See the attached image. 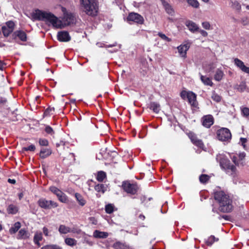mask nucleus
Returning a JSON list of instances; mask_svg holds the SVG:
<instances>
[{
    "label": "nucleus",
    "instance_id": "1",
    "mask_svg": "<svg viewBox=\"0 0 249 249\" xmlns=\"http://www.w3.org/2000/svg\"><path fill=\"white\" fill-rule=\"evenodd\" d=\"M63 13L62 20H59L53 14L50 12L36 10L32 13V18L35 20H44L49 22L53 27L62 28L64 26L73 24L75 22V18L71 13L67 12L66 8L62 7Z\"/></svg>",
    "mask_w": 249,
    "mask_h": 249
},
{
    "label": "nucleus",
    "instance_id": "2",
    "mask_svg": "<svg viewBox=\"0 0 249 249\" xmlns=\"http://www.w3.org/2000/svg\"><path fill=\"white\" fill-rule=\"evenodd\" d=\"M214 198L219 203V209L224 213L230 212L233 208L232 200L230 196L223 191L215 192Z\"/></svg>",
    "mask_w": 249,
    "mask_h": 249
},
{
    "label": "nucleus",
    "instance_id": "3",
    "mask_svg": "<svg viewBox=\"0 0 249 249\" xmlns=\"http://www.w3.org/2000/svg\"><path fill=\"white\" fill-rule=\"evenodd\" d=\"M84 12L88 15H96L98 7L96 0H82Z\"/></svg>",
    "mask_w": 249,
    "mask_h": 249
},
{
    "label": "nucleus",
    "instance_id": "4",
    "mask_svg": "<svg viewBox=\"0 0 249 249\" xmlns=\"http://www.w3.org/2000/svg\"><path fill=\"white\" fill-rule=\"evenodd\" d=\"M219 163L221 167L224 170L227 174L232 177L236 175V168L235 166L231 164L228 159L224 156H220Z\"/></svg>",
    "mask_w": 249,
    "mask_h": 249
},
{
    "label": "nucleus",
    "instance_id": "5",
    "mask_svg": "<svg viewBox=\"0 0 249 249\" xmlns=\"http://www.w3.org/2000/svg\"><path fill=\"white\" fill-rule=\"evenodd\" d=\"M216 134L218 139L223 142L228 141L231 137L230 131L226 128H222L218 130Z\"/></svg>",
    "mask_w": 249,
    "mask_h": 249
},
{
    "label": "nucleus",
    "instance_id": "6",
    "mask_svg": "<svg viewBox=\"0 0 249 249\" xmlns=\"http://www.w3.org/2000/svg\"><path fill=\"white\" fill-rule=\"evenodd\" d=\"M38 205L45 209H51V207L55 208L58 206L57 204L52 200H47L45 198H40L38 201Z\"/></svg>",
    "mask_w": 249,
    "mask_h": 249
},
{
    "label": "nucleus",
    "instance_id": "7",
    "mask_svg": "<svg viewBox=\"0 0 249 249\" xmlns=\"http://www.w3.org/2000/svg\"><path fill=\"white\" fill-rule=\"evenodd\" d=\"M124 190L127 193L132 195L135 194L138 189V187L136 184L130 183L128 181L124 182L122 185Z\"/></svg>",
    "mask_w": 249,
    "mask_h": 249
},
{
    "label": "nucleus",
    "instance_id": "8",
    "mask_svg": "<svg viewBox=\"0 0 249 249\" xmlns=\"http://www.w3.org/2000/svg\"><path fill=\"white\" fill-rule=\"evenodd\" d=\"M127 19L128 21H133L140 24H143L144 22V19L141 15L134 12L129 13Z\"/></svg>",
    "mask_w": 249,
    "mask_h": 249
},
{
    "label": "nucleus",
    "instance_id": "9",
    "mask_svg": "<svg viewBox=\"0 0 249 249\" xmlns=\"http://www.w3.org/2000/svg\"><path fill=\"white\" fill-rule=\"evenodd\" d=\"M15 23L12 21H8L1 28L4 36H8L14 30Z\"/></svg>",
    "mask_w": 249,
    "mask_h": 249
},
{
    "label": "nucleus",
    "instance_id": "10",
    "mask_svg": "<svg viewBox=\"0 0 249 249\" xmlns=\"http://www.w3.org/2000/svg\"><path fill=\"white\" fill-rule=\"evenodd\" d=\"M57 37L58 40L61 42H68L71 39L69 33L65 31L58 32Z\"/></svg>",
    "mask_w": 249,
    "mask_h": 249
},
{
    "label": "nucleus",
    "instance_id": "11",
    "mask_svg": "<svg viewBox=\"0 0 249 249\" xmlns=\"http://www.w3.org/2000/svg\"><path fill=\"white\" fill-rule=\"evenodd\" d=\"M234 64L243 72L249 74V67H246L244 62L238 58L234 60Z\"/></svg>",
    "mask_w": 249,
    "mask_h": 249
},
{
    "label": "nucleus",
    "instance_id": "12",
    "mask_svg": "<svg viewBox=\"0 0 249 249\" xmlns=\"http://www.w3.org/2000/svg\"><path fill=\"white\" fill-rule=\"evenodd\" d=\"M213 124V119L212 115H208L205 116L202 118L203 125L207 127H210Z\"/></svg>",
    "mask_w": 249,
    "mask_h": 249
},
{
    "label": "nucleus",
    "instance_id": "13",
    "mask_svg": "<svg viewBox=\"0 0 249 249\" xmlns=\"http://www.w3.org/2000/svg\"><path fill=\"white\" fill-rule=\"evenodd\" d=\"M189 48V46L188 44H184L181 45L178 47L177 49L178 50V52L181 57H186V52L188 50Z\"/></svg>",
    "mask_w": 249,
    "mask_h": 249
},
{
    "label": "nucleus",
    "instance_id": "14",
    "mask_svg": "<svg viewBox=\"0 0 249 249\" xmlns=\"http://www.w3.org/2000/svg\"><path fill=\"white\" fill-rule=\"evenodd\" d=\"M161 1L167 13H168L169 15L173 16L174 14V10L171 5H170L165 0H161Z\"/></svg>",
    "mask_w": 249,
    "mask_h": 249
},
{
    "label": "nucleus",
    "instance_id": "15",
    "mask_svg": "<svg viewBox=\"0 0 249 249\" xmlns=\"http://www.w3.org/2000/svg\"><path fill=\"white\" fill-rule=\"evenodd\" d=\"M189 137L191 141L196 145L198 146L200 148H202L203 146V143L201 140L198 139L193 134H190Z\"/></svg>",
    "mask_w": 249,
    "mask_h": 249
},
{
    "label": "nucleus",
    "instance_id": "16",
    "mask_svg": "<svg viewBox=\"0 0 249 249\" xmlns=\"http://www.w3.org/2000/svg\"><path fill=\"white\" fill-rule=\"evenodd\" d=\"M196 95L192 91H189V96L188 97V101L190 105L193 107L196 106Z\"/></svg>",
    "mask_w": 249,
    "mask_h": 249
},
{
    "label": "nucleus",
    "instance_id": "17",
    "mask_svg": "<svg viewBox=\"0 0 249 249\" xmlns=\"http://www.w3.org/2000/svg\"><path fill=\"white\" fill-rule=\"evenodd\" d=\"M186 26L192 32H195L198 30V26L194 22L188 20L186 22Z\"/></svg>",
    "mask_w": 249,
    "mask_h": 249
},
{
    "label": "nucleus",
    "instance_id": "18",
    "mask_svg": "<svg viewBox=\"0 0 249 249\" xmlns=\"http://www.w3.org/2000/svg\"><path fill=\"white\" fill-rule=\"evenodd\" d=\"M108 235V233L107 232L100 231L98 230H95L93 232V236L95 238H106Z\"/></svg>",
    "mask_w": 249,
    "mask_h": 249
},
{
    "label": "nucleus",
    "instance_id": "19",
    "mask_svg": "<svg viewBox=\"0 0 249 249\" xmlns=\"http://www.w3.org/2000/svg\"><path fill=\"white\" fill-rule=\"evenodd\" d=\"M52 154V151L50 149L42 148L40 152L39 156L41 158L45 159Z\"/></svg>",
    "mask_w": 249,
    "mask_h": 249
},
{
    "label": "nucleus",
    "instance_id": "20",
    "mask_svg": "<svg viewBox=\"0 0 249 249\" xmlns=\"http://www.w3.org/2000/svg\"><path fill=\"white\" fill-rule=\"evenodd\" d=\"M14 35L18 36L22 41H25L27 39L26 34L23 31H17L14 32Z\"/></svg>",
    "mask_w": 249,
    "mask_h": 249
},
{
    "label": "nucleus",
    "instance_id": "21",
    "mask_svg": "<svg viewBox=\"0 0 249 249\" xmlns=\"http://www.w3.org/2000/svg\"><path fill=\"white\" fill-rule=\"evenodd\" d=\"M29 237L28 233L25 229H21L18 234L17 238L18 239H26Z\"/></svg>",
    "mask_w": 249,
    "mask_h": 249
},
{
    "label": "nucleus",
    "instance_id": "22",
    "mask_svg": "<svg viewBox=\"0 0 249 249\" xmlns=\"http://www.w3.org/2000/svg\"><path fill=\"white\" fill-rule=\"evenodd\" d=\"M21 227L20 223L19 222H16L14 225L9 229L10 234H14L17 232Z\"/></svg>",
    "mask_w": 249,
    "mask_h": 249
},
{
    "label": "nucleus",
    "instance_id": "23",
    "mask_svg": "<svg viewBox=\"0 0 249 249\" xmlns=\"http://www.w3.org/2000/svg\"><path fill=\"white\" fill-rule=\"evenodd\" d=\"M113 248L115 249H133L125 244L120 242H117L113 245Z\"/></svg>",
    "mask_w": 249,
    "mask_h": 249
},
{
    "label": "nucleus",
    "instance_id": "24",
    "mask_svg": "<svg viewBox=\"0 0 249 249\" xmlns=\"http://www.w3.org/2000/svg\"><path fill=\"white\" fill-rule=\"evenodd\" d=\"M234 88L239 92H243L246 89V83L242 81L239 84L235 85Z\"/></svg>",
    "mask_w": 249,
    "mask_h": 249
},
{
    "label": "nucleus",
    "instance_id": "25",
    "mask_svg": "<svg viewBox=\"0 0 249 249\" xmlns=\"http://www.w3.org/2000/svg\"><path fill=\"white\" fill-rule=\"evenodd\" d=\"M200 75V79L203 83L207 86H212L213 84L211 79L207 77L204 76L202 75Z\"/></svg>",
    "mask_w": 249,
    "mask_h": 249
},
{
    "label": "nucleus",
    "instance_id": "26",
    "mask_svg": "<svg viewBox=\"0 0 249 249\" xmlns=\"http://www.w3.org/2000/svg\"><path fill=\"white\" fill-rule=\"evenodd\" d=\"M150 108L154 112L158 113L160 110V106L157 103L152 102L150 104Z\"/></svg>",
    "mask_w": 249,
    "mask_h": 249
},
{
    "label": "nucleus",
    "instance_id": "27",
    "mask_svg": "<svg viewBox=\"0 0 249 249\" xmlns=\"http://www.w3.org/2000/svg\"><path fill=\"white\" fill-rule=\"evenodd\" d=\"M58 231L61 234H66L71 232V229L69 227H66L64 225H60Z\"/></svg>",
    "mask_w": 249,
    "mask_h": 249
},
{
    "label": "nucleus",
    "instance_id": "28",
    "mask_svg": "<svg viewBox=\"0 0 249 249\" xmlns=\"http://www.w3.org/2000/svg\"><path fill=\"white\" fill-rule=\"evenodd\" d=\"M75 197L81 206H83L85 205L86 201L84 199L83 196L80 194L78 193H75Z\"/></svg>",
    "mask_w": 249,
    "mask_h": 249
},
{
    "label": "nucleus",
    "instance_id": "29",
    "mask_svg": "<svg viewBox=\"0 0 249 249\" xmlns=\"http://www.w3.org/2000/svg\"><path fill=\"white\" fill-rule=\"evenodd\" d=\"M223 75L224 73L223 71L219 69H217L216 71L215 74H214V78L216 81H219L222 79Z\"/></svg>",
    "mask_w": 249,
    "mask_h": 249
},
{
    "label": "nucleus",
    "instance_id": "30",
    "mask_svg": "<svg viewBox=\"0 0 249 249\" xmlns=\"http://www.w3.org/2000/svg\"><path fill=\"white\" fill-rule=\"evenodd\" d=\"M42 239V235L41 232H36L35 234L34 240V242L38 246H40V244L39 243V241H41Z\"/></svg>",
    "mask_w": 249,
    "mask_h": 249
},
{
    "label": "nucleus",
    "instance_id": "31",
    "mask_svg": "<svg viewBox=\"0 0 249 249\" xmlns=\"http://www.w3.org/2000/svg\"><path fill=\"white\" fill-rule=\"evenodd\" d=\"M7 212L9 213L15 214L18 211L17 206L14 205H10L7 208Z\"/></svg>",
    "mask_w": 249,
    "mask_h": 249
},
{
    "label": "nucleus",
    "instance_id": "32",
    "mask_svg": "<svg viewBox=\"0 0 249 249\" xmlns=\"http://www.w3.org/2000/svg\"><path fill=\"white\" fill-rule=\"evenodd\" d=\"M94 189L98 192L104 193L106 190V187L103 184H98L95 186Z\"/></svg>",
    "mask_w": 249,
    "mask_h": 249
},
{
    "label": "nucleus",
    "instance_id": "33",
    "mask_svg": "<svg viewBox=\"0 0 249 249\" xmlns=\"http://www.w3.org/2000/svg\"><path fill=\"white\" fill-rule=\"evenodd\" d=\"M106 174L105 172H104L103 171H99L98 172V174H97V175L96 177V179L98 181L102 182L103 181V180L106 178Z\"/></svg>",
    "mask_w": 249,
    "mask_h": 249
},
{
    "label": "nucleus",
    "instance_id": "34",
    "mask_svg": "<svg viewBox=\"0 0 249 249\" xmlns=\"http://www.w3.org/2000/svg\"><path fill=\"white\" fill-rule=\"evenodd\" d=\"M65 243L70 246H73L76 244V241L71 238H67L65 240Z\"/></svg>",
    "mask_w": 249,
    "mask_h": 249
},
{
    "label": "nucleus",
    "instance_id": "35",
    "mask_svg": "<svg viewBox=\"0 0 249 249\" xmlns=\"http://www.w3.org/2000/svg\"><path fill=\"white\" fill-rule=\"evenodd\" d=\"M231 7L236 10H238V11H239L241 10V5L240 4V3L237 1V0H234V1H232L231 2Z\"/></svg>",
    "mask_w": 249,
    "mask_h": 249
},
{
    "label": "nucleus",
    "instance_id": "36",
    "mask_svg": "<svg viewBox=\"0 0 249 249\" xmlns=\"http://www.w3.org/2000/svg\"><path fill=\"white\" fill-rule=\"evenodd\" d=\"M50 190L54 194L56 195L57 196L60 194H62V191L55 186H51L50 187Z\"/></svg>",
    "mask_w": 249,
    "mask_h": 249
},
{
    "label": "nucleus",
    "instance_id": "37",
    "mask_svg": "<svg viewBox=\"0 0 249 249\" xmlns=\"http://www.w3.org/2000/svg\"><path fill=\"white\" fill-rule=\"evenodd\" d=\"M241 111L242 115L246 117L249 116V108L247 107H241Z\"/></svg>",
    "mask_w": 249,
    "mask_h": 249
},
{
    "label": "nucleus",
    "instance_id": "38",
    "mask_svg": "<svg viewBox=\"0 0 249 249\" xmlns=\"http://www.w3.org/2000/svg\"><path fill=\"white\" fill-rule=\"evenodd\" d=\"M188 4L192 7L197 8L199 7V4L197 0H187Z\"/></svg>",
    "mask_w": 249,
    "mask_h": 249
},
{
    "label": "nucleus",
    "instance_id": "39",
    "mask_svg": "<svg viewBox=\"0 0 249 249\" xmlns=\"http://www.w3.org/2000/svg\"><path fill=\"white\" fill-rule=\"evenodd\" d=\"M41 249H62V248L57 245H48L42 247Z\"/></svg>",
    "mask_w": 249,
    "mask_h": 249
},
{
    "label": "nucleus",
    "instance_id": "40",
    "mask_svg": "<svg viewBox=\"0 0 249 249\" xmlns=\"http://www.w3.org/2000/svg\"><path fill=\"white\" fill-rule=\"evenodd\" d=\"M105 210L107 213L110 214L114 211V206L111 204H108L106 206Z\"/></svg>",
    "mask_w": 249,
    "mask_h": 249
},
{
    "label": "nucleus",
    "instance_id": "41",
    "mask_svg": "<svg viewBox=\"0 0 249 249\" xmlns=\"http://www.w3.org/2000/svg\"><path fill=\"white\" fill-rule=\"evenodd\" d=\"M209 178V176L205 174H202L199 177L200 181L201 183H206L207 181H208Z\"/></svg>",
    "mask_w": 249,
    "mask_h": 249
},
{
    "label": "nucleus",
    "instance_id": "42",
    "mask_svg": "<svg viewBox=\"0 0 249 249\" xmlns=\"http://www.w3.org/2000/svg\"><path fill=\"white\" fill-rule=\"evenodd\" d=\"M158 36L163 40L167 41V42H170L172 41V39L168 37H167L165 34L159 32L158 34Z\"/></svg>",
    "mask_w": 249,
    "mask_h": 249
},
{
    "label": "nucleus",
    "instance_id": "43",
    "mask_svg": "<svg viewBox=\"0 0 249 249\" xmlns=\"http://www.w3.org/2000/svg\"><path fill=\"white\" fill-rule=\"evenodd\" d=\"M59 201L63 203H66L67 201V198L66 195L62 192V194L57 196Z\"/></svg>",
    "mask_w": 249,
    "mask_h": 249
},
{
    "label": "nucleus",
    "instance_id": "44",
    "mask_svg": "<svg viewBox=\"0 0 249 249\" xmlns=\"http://www.w3.org/2000/svg\"><path fill=\"white\" fill-rule=\"evenodd\" d=\"M212 98L216 102H219L221 99V96L214 92L212 94Z\"/></svg>",
    "mask_w": 249,
    "mask_h": 249
},
{
    "label": "nucleus",
    "instance_id": "45",
    "mask_svg": "<svg viewBox=\"0 0 249 249\" xmlns=\"http://www.w3.org/2000/svg\"><path fill=\"white\" fill-rule=\"evenodd\" d=\"M218 239H216L214 236H211L206 242L208 245H211L214 241H217Z\"/></svg>",
    "mask_w": 249,
    "mask_h": 249
},
{
    "label": "nucleus",
    "instance_id": "46",
    "mask_svg": "<svg viewBox=\"0 0 249 249\" xmlns=\"http://www.w3.org/2000/svg\"><path fill=\"white\" fill-rule=\"evenodd\" d=\"M45 131L47 133L51 135H53L54 134V132L53 128L49 125H47L46 126Z\"/></svg>",
    "mask_w": 249,
    "mask_h": 249
},
{
    "label": "nucleus",
    "instance_id": "47",
    "mask_svg": "<svg viewBox=\"0 0 249 249\" xmlns=\"http://www.w3.org/2000/svg\"><path fill=\"white\" fill-rule=\"evenodd\" d=\"M36 149V147L34 145L31 144L28 147H23L22 150L23 151H34Z\"/></svg>",
    "mask_w": 249,
    "mask_h": 249
},
{
    "label": "nucleus",
    "instance_id": "48",
    "mask_svg": "<svg viewBox=\"0 0 249 249\" xmlns=\"http://www.w3.org/2000/svg\"><path fill=\"white\" fill-rule=\"evenodd\" d=\"M39 143L42 146H47L49 144V142L48 140L45 139H40L39 140Z\"/></svg>",
    "mask_w": 249,
    "mask_h": 249
},
{
    "label": "nucleus",
    "instance_id": "49",
    "mask_svg": "<svg viewBox=\"0 0 249 249\" xmlns=\"http://www.w3.org/2000/svg\"><path fill=\"white\" fill-rule=\"evenodd\" d=\"M202 27L206 30L211 29V25L208 21H205L202 23Z\"/></svg>",
    "mask_w": 249,
    "mask_h": 249
},
{
    "label": "nucleus",
    "instance_id": "50",
    "mask_svg": "<svg viewBox=\"0 0 249 249\" xmlns=\"http://www.w3.org/2000/svg\"><path fill=\"white\" fill-rule=\"evenodd\" d=\"M189 92H187L186 91H182L180 93V96L181 98L183 99L185 98H188L189 96Z\"/></svg>",
    "mask_w": 249,
    "mask_h": 249
},
{
    "label": "nucleus",
    "instance_id": "51",
    "mask_svg": "<svg viewBox=\"0 0 249 249\" xmlns=\"http://www.w3.org/2000/svg\"><path fill=\"white\" fill-rule=\"evenodd\" d=\"M43 231L44 234L46 236H49V230L46 227H43Z\"/></svg>",
    "mask_w": 249,
    "mask_h": 249
},
{
    "label": "nucleus",
    "instance_id": "52",
    "mask_svg": "<svg viewBox=\"0 0 249 249\" xmlns=\"http://www.w3.org/2000/svg\"><path fill=\"white\" fill-rule=\"evenodd\" d=\"M231 159L232 160V161L235 163V164H238L237 158L236 156H233L232 157H231Z\"/></svg>",
    "mask_w": 249,
    "mask_h": 249
},
{
    "label": "nucleus",
    "instance_id": "53",
    "mask_svg": "<svg viewBox=\"0 0 249 249\" xmlns=\"http://www.w3.org/2000/svg\"><path fill=\"white\" fill-rule=\"evenodd\" d=\"M65 144V142L63 141H61L59 142L56 143V146L57 147H58L60 146L61 145L64 146Z\"/></svg>",
    "mask_w": 249,
    "mask_h": 249
},
{
    "label": "nucleus",
    "instance_id": "54",
    "mask_svg": "<svg viewBox=\"0 0 249 249\" xmlns=\"http://www.w3.org/2000/svg\"><path fill=\"white\" fill-rule=\"evenodd\" d=\"M246 142H247V139H246L243 138H240V142L242 143V145H243V146L244 147H245V143Z\"/></svg>",
    "mask_w": 249,
    "mask_h": 249
},
{
    "label": "nucleus",
    "instance_id": "55",
    "mask_svg": "<svg viewBox=\"0 0 249 249\" xmlns=\"http://www.w3.org/2000/svg\"><path fill=\"white\" fill-rule=\"evenodd\" d=\"M246 154L244 152H242L239 154V158L240 160H243L244 158L245 157Z\"/></svg>",
    "mask_w": 249,
    "mask_h": 249
},
{
    "label": "nucleus",
    "instance_id": "56",
    "mask_svg": "<svg viewBox=\"0 0 249 249\" xmlns=\"http://www.w3.org/2000/svg\"><path fill=\"white\" fill-rule=\"evenodd\" d=\"M201 35L203 36H206L208 35V33L204 30H200L199 31Z\"/></svg>",
    "mask_w": 249,
    "mask_h": 249
},
{
    "label": "nucleus",
    "instance_id": "57",
    "mask_svg": "<svg viewBox=\"0 0 249 249\" xmlns=\"http://www.w3.org/2000/svg\"><path fill=\"white\" fill-rule=\"evenodd\" d=\"M71 232L73 233H80L81 232V231L80 230H77L75 229H71Z\"/></svg>",
    "mask_w": 249,
    "mask_h": 249
},
{
    "label": "nucleus",
    "instance_id": "58",
    "mask_svg": "<svg viewBox=\"0 0 249 249\" xmlns=\"http://www.w3.org/2000/svg\"><path fill=\"white\" fill-rule=\"evenodd\" d=\"M5 64L3 63L2 61H0V70H3L5 68Z\"/></svg>",
    "mask_w": 249,
    "mask_h": 249
},
{
    "label": "nucleus",
    "instance_id": "59",
    "mask_svg": "<svg viewBox=\"0 0 249 249\" xmlns=\"http://www.w3.org/2000/svg\"><path fill=\"white\" fill-rule=\"evenodd\" d=\"M8 182L11 184H15L16 183V180L14 179L9 178L8 179Z\"/></svg>",
    "mask_w": 249,
    "mask_h": 249
},
{
    "label": "nucleus",
    "instance_id": "60",
    "mask_svg": "<svg viewBox=\"0 0 249 249\" xmlns=\"http://www.w3.org/2000/svg\"><path fill=\"white\" fill-rule=\"evenodd\" d=\"M139 217L140 219H141L142 220H144L145 218V216L142 214H140L139 216Z\"/></svg>",
    "mask_w": 249,
    "mask_h": 249
},
{
    "label": "nucleus",
    "instance_id": "61",
    "mask_svg": "<svg viewBox=\"0 0 249 249\" xmlns=\"http://www.w3.org/2000/svg\"><path fill=\"white\" fill-rule=\"evenodd\" d=\"M6 100H5V99H4V100H2V99H1V100H0V103H3V104H4V103H5V102H6Z\"/></svg>",
    "mask_w": 249,
    "mask_h": 249
},
{
    "label": "nucleus",
    "instance_id": "62",
    "mask_svg": "<svg viewBox=\"0 0 249 249\" xmlns=\"http://www.w3.org/2000/svg\"><path fill=\"white\" fill-rule=\"evenodd\" d=\"M114 46H115L114 44H113V45H108L107 47H112Z\"/></svg>",
    "mask_w": 249,
    "mask_h": 249
},
{
    "label": "nucleus",
    "instance_id": "63",
    "mask_svg": "<svg viewBox=\"0 0 249 249\" xmlns=\"http://www.w3.org/2000/svg\"><path fill=\"white\" fill-rule=\"evenodd\" d=\"M145 199V197L144 196H143L142 198H141V200L142 201V202H143V199Z\"/></svg>",
    "mask_w": 249,
    "mask_h": 249
},
{
    "label": "nucleus",
    "instance_id": "64",
    "mask_svg": "<svg viewBox=\"0 0 249 249\" xmlns=\"http://www.w3.org/2000/svg\"><path fill=\"white\" fill-rule=\"evenodd\" d=\"M202 0L203 2H206V3H207V2H208L209 1V0Z\"/></svg>",
    "mask_w": 249,
    "mask_h": 249
}]
</instances>
